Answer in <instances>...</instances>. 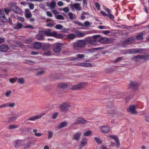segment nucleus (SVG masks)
I'll return each instance as SVG.
<instances>
[{
    "label": "nucleus",
    "mask_w": 149,
    "mask_h": 149,
    "mask_svg": "<svg viewBox=\"0 0 149 149\" xmlns=\"http://www.w3.org/2000/svg\"><path fill=\"white\" fill-rule=\"evenodd\" d=\"M86 45V42L84 40H79L77 43L73 44L74 49L76 50H78L79 47H84Z\"/></svg>",
    "instance_id": "f257e3e1"
},
{
    "label": "nucleus",
    "mask_w": 149,
    "mask_h": 149,
    "mask_svg": "<svg viewBox=\"0 0 149 149\" xmlns=\"http://www.w3.org/2000/svg\"><path fill=\"white\" fill-rule=\"evenodd\" d=\"M93 38L95 40H98L99 42L103 44H106L109 41V39L108 38L105 37H100V36L99 35L94 36Z\"/></svg>",
    "instance_id": "f03ea898"
},
{
    "label": "nucleus",
    "mask_w": 149,
    "mask_h": 149,
    "mask_svg": "<svg viewBox=\"0 0 149 149\" xmlns=\"http://www.w3.org/2000/svg\"><path fill=\"white\" fill-rule=\"evenodd\" d=\"M70 106V104L63 103L60 105L59 108L61 111L65 112L68 110Z\"/></svg>",
    "instance_id": "7ed1b4c3"
},
{
    "label": "nucleus",
    "mask_w": 149,
    "mask_h": 149,
    "mask_svg": "<svg viewBox=\"0 0 149 149\" xmlns=\"http://www.w3.org/2000/svg\"><path fill=\"white\" fill-rule=\"evenodd\" d=\"M63 44L61 43H57L55 45L53 48L54 51L56 53H58L60 52L62 47Z\"/></svg>",
    "instance_id": "20e7f679"
},
{
    "label": "nucleus",
    "mask_w": 149,
    "mask_h": 149,
    "mask_svg": "<svg viewBox=\"0 0 149 149\" xmlns=\"http://www.w3.org/2000/svg\"><path fill=\"white\" fill-rule=\"evenodd\" d=\"M107 111L108 114L111 116L113 117H116L117 116V112L112 109L111 108H107Z\"/></svg>",
    "instance_id": "39448f33"
},
{
    "label": "nucleus",
    "mask_w": 149,
    "mask_h": 149,
    "mask_svg": "<svg viewBox=\"0 0 149 149\" xmlns=\"http://www.w3.org/2000/svg\"><path fill=\"white\" fill-rule=\"evenodd\" d=\"M70 6L72 10L75 9L79 11L82 10L80 4L79 3L71 4L70 5Z\"/></svg>",
    "instance_id": "423d86ee"
},
{
    "label": "nucleus",
    "mask_w": 149,
    "mask_h": 149,
    "mask_svg": "<svg viewBox=\"0 0 149 149\" xmlns=\"http://www.w3.org/2000/svg\"><path fill=\"white\" fill-rule=\"evenodd\" d=\"M134 39L133 37L129 38L126 39L123 44V46L125 47L128 45L132 44L134 41Z\"/></svg>",
    "instance_id": "0eeeda50"
},
{
    "label": "nucleus",
    "mask_w": 149,
    "mask_h": 149,
    "mask_svg": "<svg viewBox=\"0 0 149 149\" xmlns=\"http://www.w3.org/2000/svg\"><path fill=\"white\" fill-rule=\"evenodd\" d=\"M101 132L103 133H107L109 131V127L106 125H103L100 127Z\"/></svg>",
    "instance_id": "6e6552de"
},
{
    "label": "nucleus",
    "mask_w": 149,
    "mask_h": 149,
    "mask_svg": "<svg viewBox=\"0 0 149 149\" xmlns=\"http://www.w3.org/2000/svg\"><path fill=\"white\" fill-rule=\"evenodd\" d=\"M127 111L133 114H136L137 113L136 110V107L134 105L129 106V108L127 109Z\"/></svg>",
    "instance_id": "1a4fd4ad"
},
{
    "label": "nucleus",
    "mask_w": 149,
    "mask_h": 149,
    "mask_svg": "<svg viewBox=\"0 0 149 149\" xmlns=\"http://www.w3.org/2000/svg\"><path fill=\"white\" fill-rule=\"evenodd\" d=\"M86 83H81L79 84L74 85L71 88V89L77 90L87 85Z\"/></svg>",
    "instance_id": "9d476101"
},
{
    "label": "nucleus",
    "mask_w": 149,
    "mask_h": 149,
    "mask_svg": "<svg viewBox=\"0 0 149 149\" xmlns=\"http://www.w3.org/2000/svg\"><path fill=\"white\" fill-rule=\"evenodd\" d=\"M47 6L50 9H52L55 8L56 3L54 0H52L50 2L46 3Z\"/></svg>",
    "instance_id": "9b49d317"
},
{
    "label": "nucleus",
    "mask_w": 149,
    "mask_h": 149,
    "mask_svg": "<svg viewBox=\"0 0 149 149\" xmlns=\"http://www.w3.org/2000/svg\"><path fill=\"white\" fill-rule=\"evenodd\" d=\"M81 133L80 132H77L73 135V139L75 141H79L80 139Z\"/></svg>",
    "instance_id": "f8f14e48"
},
{
    "label": "nucleus",
    "mask_w": 149,
    "mask_h": 149,
    "mask_svg": "<svg viewBox=\"0 0 149 149\" xmlns=\"http://www.w3.org/2000/svg\"><path fill=\"white\" fill-rule=\"evenodd\" d=\"M42 31H39L38 34L36 36V38L38 40H43L44 39V34Z\"/></svg>",
    "instance_id": "ddd939ff"
},
{
    "label": "nucleus",
    "mask_w": 149,
    "mask_h": 149,
    "mask_svg": "<svg viewBox=\"0 0 149 149\" xmlns=\"http://www.w3.org/2000/svg\"><path fill=\"white\" fill-rule=\"evenodd\" d=\"M44 35L48 36H54V31L51 32V30L50 29H48L47 30L45 31H42Z\"/></svg>",
    "instance_id": "4468645a"
},
{
    "label": "nucleus",
    "mask_w": 149,
    "mask_h": 149,
    "mask_svg": "<svg viewBox=\"0 0 149 149\" xmlns=\"http://www.w3.org/2000/svg\"><path fill=\"white\" fill-rule=\"evenodd\" d=\"M53 34L54 37L59 39L63 38L66 36L65 35L63 34H58L57 32L55 31H54Z\"/></svg>",
    "instance_id": "2eb2a0df"
},
{
    "label": "nucleus",
    "mask_w": 149,
    "mask_h": 149,
    "mask_svg": "<svg viewBox=\"0 0 149 149\" xmlns=\"http://www.w3.org/2000/svg\"><path fill=\"white\" fill-rule=\"evenodd\" d=\"M45 115V113H42L41 114L39 115H38L36 116H34L31 117L28 119V120L31 121H35L36 120L42 117V116Z\"/></svg>",
    "instance_id": "dca6fc26"
},
{
    "label": "nucleus",
    "mask_w": 149,
    "mask_h": 149,
    "mask_svg": "<svg viewBox=\"0 0 149 149\" xmlns=\"http://www.w3.org/2000/svg\"><path fill=\"white\" fill-rule=\"evenodd\" d=\"M12 6L14 7V8H12V10L15 13L19 14L21 13L22 10L19 8L14 4Z\"/></svg>",
    "instance_id": "f3484780"
},
{
    "label": "nucleus",
    "mask_w": 149,
    "mask_h": 149,
    "mask_svg": "<svg viewBox=\"0 0 149 149\" xmlns=\"http://www.w3.org/2000/svg\"><path fill=\"white\" fill-rule=\"evenodd\" d=\"M21 112H18L15 115V116H13L8 119V122L14 121L16 120L18 117L21 116Z\"/></svg>",
    "instance_id": "a211bd4d"
},
{
    "label": "nucleus",
    "mask_w": 149,
    "mask_h": 149,
    "mask_svg": "<svg viewBox=\"0 0 149 149\" xmlns=\"http://www.w3.org/2000/svg\"><path fill=\"white\" fill-rule=\"evenodd\" d=\"M86 120L81 117L78 118L76 120L75 122L73 124V125H74L78 124H84L85 123Z\"/></svg>",
    "instance_id": "6ab92c4d"
},
{
    "label": "nucleus",
    "mask_w": 149,
    "mask_h": 149,
    "mask_svg": "<svg viewBox=\"0 0 149 149\" xmlns=\"http://www.w3.org/2000/svg\"><path fill=\"white\" fill-rule=\"evenodd\" d=\"M24 15L26 18H29L31 17L32 14L29 9H26L24 10Z\"/></svg>",
    "instance_id": "aec40b11"
},
{
    "label": "nucleus",
    "mask_w": 149,
    "mask_h": 149,
    "mask_svg": "<svg viewBox=\"0 0 149 149\" xmlns=\"http://www.w3.org/2000/svg\"><path fill=\"white\" fill-rule=\"evenodd\" d=\"M15 147L16 148H18L19 147L21 146L24 145L25 142L24 141L22 140H18L16 141Z\"/></svg>",
    "instance_id": "412c9836"
},
{
    "label": "nucleus",
    "mask_w": 149,
    "mask_h": 149,
    "mask_svg": "<svg viewBox=\"0 0 149 149\" xmlns=\"http://www.w3.org/2000/svg\"><path fill=\"white\" fill-rule=\"evenodd\" d=\"M0 19L3 22H6L7 21L3 11L1 10H0Z\"/></svg>",
    "instance_id": "4be33fe9"
},
{
    "label": "nucleus",
    "mask_w": 149,
    "mask_h": 149,
    "mask_svg": "<svg viewBox=\"0 0 149 149\" xmlns=\"http://www.w3.org/2000/svg\"><path fill=\"white\" fill-rule=\"evenodd\" d=\"M8 49V46L6 45H2L0 46V51L2 52H5Z\"/></svg>",
    "instance_id": "5701e85b"
},
{
    "label": "nucleus",
    "mask_w": 149,
    "mask_h": 149,
    "mask_svg": "<svg viewBox=\"0 0 149 149\" xmlns=\"http://www.w3.org/2000/svg\"><path fill=\"white\" fill-rule=\"evenodd\" d=\"M134 59H143L145 60H148L149 59V57L147 55H138L134 57Z\"/></svg>",
    "instance_id": "b1692460"
},
{
    "label": "nucleus",
    "mask_w": 149,
    "mask_h": 149,
    "mask_svg": "<svg viewBox=\"0 0 149 149\" xmlns=\"http://www.w3.org/2000/svg\"><path fill=\"white\" fill-rule=\"evenodd\" d=\"M87 34L86 32L79 31L76 33V36L78 37H83Z\"/></svg>",
    "instance_id": "393cba45"
},
{
    "label": "nucleus",
    "mask_w": 149,
    "mask_h": 149,
    "mask_svg": "<svg viewBox=\"0 0 149 149\" xmlns=\"http://www.w3.org/2000/svg\"><path fill=\"white\" fill-rule=\"evenodd\" d=\"M68 125V123L66 122H61L58 125V127L59 129H61L67 127Z\"/></svg>",
    "instance_id": "a878e982"
},
{
    "label": "nucleus",
    "mask_w": 149,
    "mask_h": 149,
    "mask_svg": "<svg viewBox=\"0 0 149 149\" xmlns=\"http://www.w3.org/2000/svg\"><path fill=\"white\" fill-rule=\"evenodd\" d=\"M33 46L35 49H39L42 47V45L40 42H36L33 44Z\"/></svg>",
    "instance_id": "bb28decb"
},
{
    "label": "nucleus",
    "mask_w": 149,
    "mask_h": 149,
    "mask_svg": "<svg viewBox=\"0 0 149 149\" xmlns=\"http://www.w3.org/2000/svg\"><path fill=\"white\" fill-rule=\"evenodd\" d=\"M22 26V25L20 23H18L17 24L13 25V28L14 29L18 30L21 29Z\"/></svg>",
    "instance_id": "cd10ccee"
},
{
    "label": "nucleus",
    "mask_w": 149,
    "mask_h": 149,
    "mask_svg": "<svg viewBox=\"0 0 149 149\" xmlns=\"http://www.w3.org/2000/svg\"><path fill=\"white\" fill-rule=\"evenodd\" d=\"M88 139L86 138H83L81 141L80 143L82 146H84L87 143Z\"/></svg>",
    "instance_id": "c85d7f7f"
},
{
    "label": "nucleus",
    "mask_w": 149,
    "mask_h": 149,
    "mask_svg": "<svg viewBox=\"0 0 149 149\" xmlns=\"http://www.w3.org/2000/svg\"><path fill=\"white\" fill-rule=\"evenodd\" d=\"M140 50H138L137 49H130L129 50V53L135 54L138 53L139 52Z\"/></svg>",
    "instance_id": "c756f323"
},
{
    "label": "nucleus",
    "mask_w": 149,
    "mask_h": 149,
    "mask_svg": "<svg viewBox=\"0 0 149 149\" xmlns=\"http://www.w3.org/2000/svg\"><path fill=\"white\" fill-rule=\"evenodd\" d=\"M138 84L137 83L134 82H132L129 84V88H134L136 86L138 85Z\"/></svg>",
    "instance_id": "7c9ffc66"
},
{
    "label": "nucleus",
    "mask_w": 149,
    "mask_h": 149,
    "mask_svg": "<svg viewBox=\"0 0 149 149\" xmlns=\"http://www.w3.org/2000/svg\"><path fill=\"white\" fill-rule=\"evenodd\" d=\"M75 37V35L73 33L69 34L67 36V38L70 40H73L74 39Z\"/></svg>",
    "instance_id": "2f4dec72"
},
{
    "label": "nucleus",
    "mask_w": 149,
    "mask_h": 149,
    "mask_svg": "<svg viewBox=\"0 0 149 149\" xmlns=\"http://www.w3.org/2000/svg\"><path fill=\"white\" fill-rule=\"evenodd\" d=\"M50 47V45L45 44L42 46V48L43 50H47Z\"/></svg>",
    "instance_id": "473e14b6"
},
{
    "label": "nucleus",
    "mask_w": 149,
    "mask_h": 149,
    "mask_svg": "<svg viewBox=\"0 0 149 149\" xmlns=\"http://www.w3.org/2000/svg\"><path fill=\"white\" fill-rule=\"evenodd\" d=\"M94 139L97 144H100L102 143V141L100 138L97 137H94Z\"/></svg>",
    "instance_id": "72a5a7b5"
},
{
    "label": "nucleus",
    "mask_w": 149,
    "mask_h": 149,
    "mask_svg": "<svg viewBox=\"0 0 149 149\" xmlns=\"http://www.w3.org/2000/svg\"><path fill=\"white\" fill-rule=\"evenodd\" d=\"M76 56L78 60H81L85 57V55L83 54H78Z\"/></svg>",
    "instance_id": "f704fd0d"
},
{
    "label": "nucleus",
    "mask_w": 149,
    "mask_h": 149,
    "mask_svg": "<svg viewBox=\"0 0 149 149\" xmlns=\"http://www.w3.org/2000/svg\"><path fill=\"white\" fill-rule=\"evenodd\" d=\"M92 132L91 131L89 130L85 132L84 134V135L85 136H88L92 134Z\"/></svg>",
    "instance_id": "c9c22d12"
},
{
    "label": "nucleus",
    "mask_w": 149,
    "mask_h": 149,
    "mask_svg": "<svg viewBox=\"0 0 149 149\" xmlns=\"http://www.w3.org/2000/svg\"><path fill=\"white\" fill-rule=\"evenodd\" d=\"M68 86V84L65 83H61L59 84V87L60 88H65Z\"/></svg>",
    "instance_id": "e433bc0d"
},
{
    "label": "nucleus",
    "mask_w": 149,
    "mask_h": 149,
    "mask_svg": "<svg viewBox=\"0 0 149 149\" xmlns=\"http://www.w3.org/2000/svg\"><path fill=\"white\" fill-rule=\"evenodd\" d=\"M56 18L57 19H61V20H64L65 18L62 15H58L57 16H56Z\"/></svg>",
    "instance_id": "4c0bfd02"
},
{
    "label": "nucleus",
    "mask_w": 149,
    "mask_h": 149,
    "mask_svg": "<svg viewBox=\"0 0 149 149\" xmlns=\"http://www.w3.org/2000/svg\"><path fill=\"white\" fill-rule=\"evenodd\" d=\"M143 34L141 33L136 36V38L138 40H142L143 39Z\"/></svg>",
    "instance_id": "58836bf2"
},
{
    "label": "nucleus",
    "mask_w": 149,
    "mask_h": 149,
    "mask_svg": "<svg viewBox=\"0 0 149 149\" xmlns=\"http://www.w3.org/2000/svg\"><path fill=\"white\" fill-rule=\"evenodd\" d=\"M95 6L97 10H99L100 9V5L99 3L98 2L95 3Z\"/></svg>",
    "instance_id": "ea45409f"
},
{
    "label": "nucleus",
    "mask_w": 149,
    "mask_h": 149,
    "mask_svg": "<svg viewBox=\"0 0 149 149\" xmlns=\"http://www.w3.org/2000/svg\"><path fill=\"white\" fill-rule=\"evenodd\" d=\"M53 134V133L52 132L49 131L48 132V139H51L52 137Z\"/></svg>",
    "instance_id": "a19ab883"
},
{
    "label": "nucleus",
    "mask_w": 149,
    "mask_h": 149,
    "mask_svg": "<svg viewBox=\"0 0 149 149\" xmlns=\"http://www.w3.org/2000/svg\"><path fill=\"white\" fill-rule=\"evenodd\" d=\"M69 31V29L67 28L62 29L61 32L63 33H67Z\"/></svg>",
    "instance_id": "79ce46f5"
},
{
    "label": "nucleus",
    "mask_w": 149,
    "mask_h": 149,
    "mask_svg": "<svg viewBox=\"0 0 149 149\" xmlns=\"http://www.w3.org/2000/svg\"><path fill=\"white\" fill-rule=\"evenodd\" d=\"M18 82L21 84H23L24 83V81L23 78H19L18 79Z\"/></svg>",
    "instance_id": "37998d69"
},
{
    "label": "nucleus",
    "mask_w": 149,
    "mask_h": 149,
    "mask_svg": "<svg viewBox=\"0 0 149 149\" xmlns=\"http://www.w3.org/2000/svg\"><path fill=\"white\" fill-rule=\"evenodd\" d=\"M63 27V26L61 24H57L55 26L56 29H62Z\"/></svg>",
    "instance_id": "c03bdc74"
},
{
    "label": "nucleus",
    "mask_w": 149,
    "mask_h": 149,
    "mask_svg": "<svg viewBox=\"0 0 149 149\" xmlns=\"http://www.w3.org/2000/svg\"><path fill=\"white\" fill-rule=\"evenodd\" d=\"M74 23L78 25L79 26H83V24L80 22H79L78 21H75L74 22Z\"/></svg>",
    "instance_id": "a18cd8bd"
},
{
    "label": "nucleus",
    "mask_w": 149,
    "mask_h": 149,
    "mask_svg": "<svg viewBox=\"0 0 149 149\" xmlns=\"http://www.w3.org/2000/svg\"><path fill=\"white\" fill-rule=\"evenodd\" d=\"M88 42L89 43L92 45H95L96 44L95 40H88Z\"/></svg>",
    "instance_id": "49530a36"
},
{
    "label": "nucleus",
    "mask_w": 149,
    "mask_h": 149,
    "mask_svg": "<svg viewBox=\"0 0 149 149\" xmlns=\"http://www.w3.org/2000/svg\"><path fill=\"white\" fill-rule=\"evenodd\" d=\"M83 66L84 67H88L91 65V64L90 63H83Z\"/></svg>",
    "instance_id": "de8ad7c7"
},
{
    "label": "nucleus",
    "mask_w": 149,
    "mask_h": 149,
    "mask_svg": "<svg viewBox=\"0 0 149 149\" xmlns=\"http://www.w3.org/2000/svg\"><path fill=\"white\" fill-rule=\"evenodd\" d=\"M11 93V91L10 90H8L7 91L5 95L7 97H8L10 95V93Z\"/></svg>",
    "instance_id": "09e8293b"
},
{
    "label": "nucleus",
    "mask_w": 149,
    "mask_h": 149,
    "mask_svg": "<svg viewBox=\"0 0 149 149\" xmlns=\"http://www.w3.org/2000/svg\"><path fill=\"white\" fill-rule=\"evenodd\" d=\"M34 5L33 3H30L29 5V7L31 10H33L34 9Z\"/></svg>",
    "instance_id": "8fccbe9b"
},
{
    "label": "nucleus",
    "mask_w": 149,
    "mask_h": 149,
    "mask_svg": "<svg viewBox=\"0 0 149 149\" xmlns=\"http://www.w3.org/2000/svg\"><path fill=\"white\" fill-rule=\"evenodd\" d=\"M8 103V106L7 107H12L15 106V103Z\"/></svg>",
    "instance_id": "3c124183"
},
{
    "label": "nucleus",
    "mask_w": 149,
    "mask_h": 149,
    "mask_svg": "<svg viewBox=\"0 0 149 149\" xmlns=\"http://www.w3.org/2000/svg\"><path fill=\"white\" fill-rule=\"evenodd\" d=\"M18 127L17 125H10L9 126V128L10 129H13Z\"/></svg>",
    "instance_id": "603ef678"
},
{
    "label": "nucleus",
    "mask_w": 149,
    "mask_h": 149,
    "mask_svg": "<svg viewBox=\"0 0 149 149\" xmlns=\"http://www.w3.org/2000/svg\"><path fill=\"white\" fill-rule=\"evenodd\" d=\"M110 19H113L114 18V16L113 15L111 14L110 13H108L107 14V16Z\"/></svg>",
    "instance_id": "864d4df0"
},
{
    "label": "nucleus",
    "mask_w": 149,
    "mask_h": 149,
    "mask_svg": "<svg viewBox=\"0 0 149 149\" xmlns=\"http://www.w3.org/2000/svg\"><path fill=\"white\" fill-rule=\"evenodd\" d=\"M115 141L116 143L117 146L118 147H119L120 146V142L119 141L118 139V138L116 139H115Z\"/></svg>",
    "instance_id": "5fc2aeb1"
},
{
    "label": "nucleus",
    "mask_w": 149,
    "mask_h": 149,
    "mask_svg": "<svg viewBox=\"0 0 149 149\" xmlns=\"http://www.w3.org/2000/svg\"><path fill=\"white\" fill-rule=\"evenodd\" d=\"M46 14L49 17H52L53 16L52 13L49 11H47L46 12Z\"/></svg>",
    "instance_id": "6e6d98bb"
},
{
    "label": "nucleus",
    "mask_w": 149,
    "mask_h": 149,
    "mask_svg": "<svg viewBox=\"0 0 149 149\" xmlns=\"http://www.w3.org/2000/svg\"><path fill=\"white\" fill-rule=\"evenodd\" d=\"M84 26L86 27H88L90 25V22L88 21H86L84 22Z\"/></svg>",
    "instance_id": "4d7b16f0"
},
{
    "label": "nucleus",
    "mask_w": 149,
    "mask_h": 149,
    "mask_svg": "<svg viewBox=\"0 0 149 149\" xmlns=\"http://www.w3.org/2000/svg\"><path fill=\"white\" fill-rule=\"evenodd\" d=\"M52 12L55 17H56V16H57V14L58 13V12L56 10H53Z\"/></svg>",
    "instance_id": "13d9d810"
},
{
    "label": "nucleus",
    "mask_w": 149,
    "mask_h": 149,
    "mask_svg": "<svg viewBox=\"0 0 149 149\" xmlns=\"http://www.w3.org/2000/svg\"><path fill=\"white\" fill-rule=\"evenodd\" d=\"M104 9L105 11L107 12L108 14L111 13V11L110 9L105 7H104Z\"/></svg>",
    "instance_id": "bf43d9fd"
},
{
    "label": "nucleus",
    "mask_w": 149,
    "mask_h": 149,
    "mask_svg": "<svg viewBox=\"0 0 149 149\" xmlns=\"http://www.w3.org/2000/svg\"><path fill=\"white\" fill-rule=\"evenodd\" d=\"M58 113L57 112L54 113L52 116V118L53 119H55L58 116Z\"/></svg>",
    "instance_id": "052dcab7"
},
{
    "label": "nucleus",
    "mask_w": 149,
    "mask_h": 149,
    "mask_svg": "<svg viewBox=\"0 0 149 149\" xmlns=\"http://www.w3.org/2000/svg\"><path fill=\"white\" fill-rule=\"evenodd\" d=\"M68 15L69 16L70 19H73V14L72 13L70 12L69 13Z\"/></svg>",
    "instance_id": "680f3d73"
},
{
    "label": "nucleus",
    "mask_w": 149,
    "mask_h": 149,
    "mask_svg": "<svg viewBox=\"0 0 149 149\" xmlns=\"http://www.w3.org/2000/svg\"><path fill=\"white\" fill-rule=\"evenodd\" d=\"M16 78H11L10 79V81L11 83H14L16 81Z\"/></svg>",
    "instance_id": "e2e57ef3"
},
{
    "label": "nucleus",
    "mask_w": 149,
    "mask_h": 149,
    "mask_svg": "<svg viewBox=\"0 0 149 149\" xmlns=\"http://www.w3.org/2000/svg\"><path fill=\"white\" fill-rule=\"evenodd\" d=\"M63 10L65 13H68L69 11V10L68 7H66L63 9Z\"/></svg>",
    "instance_id": "0e129e2a"
},
{
    "label": "nucleus",
    "mask_w": 149,
    "mask_h": 149,
    "mask_svg": "<svg viewBox=\"0 0 149 149\" xmlns=\"http://www.w3.org/2000/svg\"><path fill=\"white\" fill-rule=\"evenodd\" d=\"M145 118L146 121L149 122V115L146 114L145 116Z\"/></svg>",
    "instance_id": "69168bd1"
},
{
    "label": "nucleus",
    "mask_w": 149,
    "mask_h": 149,
    "mask_svg": "<svg viewBox=\"0 0 149 149\" xmlns=\"http://www.w3.org/2000/svg\"><path fill=\"white\" fill-rule=\"evenodd\" d=\"M31 143L30 142H29L27 143L26 145H25L24 146V148H29L31 146Z\"/></svg>",
    "instance_id": "338daca9"
},
{
    "label": "nucleus",
    "mask_w": 149,
    "mask_h": 149,
    "mask_svg": "<svg viewBox=\"0 0 149 149\" xmlns=\"http://www.w3.org/2000/svg\"><path fill=\"white\" fill-rule=\"evenodd\" d=\"M26 63H28L29 64H35V63L31 61L28 60L27 61Z\"/></svg>",
    "instance_id": "774afa93"
}]
</instances>
